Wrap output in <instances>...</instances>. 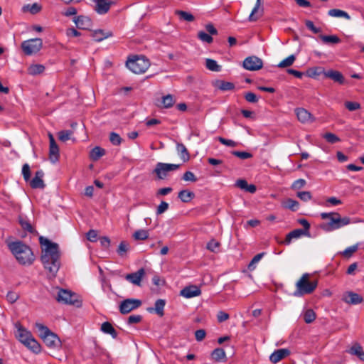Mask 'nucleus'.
<instances>
[{
    "label": "nucleus",
    "instance_id": "obj_28",
    "mask_svg": "<svg viewBox=\"0 0 364 364\" xmlns=\"http://www.w3.org/2000/svg\"><path fill=\"white\" fill-rule=\"evenodd\" d=\"M348 353L358 356V358L364 361V351L363 347L359 343H355L348 350Z\"/></svg>",
    "mask_w": 364,
    "mask_h": 364
},
{
    "label": "nucleus",
    "instance_id": "obj_53",
    "mask_svg": "<svg viewBox=\"0 0 364 364\" xmlns=\"http://www.w3.org/2000/svg\"><path fill=\"white\" fill-rule=\"evenodd\" d=\"M345 107L349 111H355L360 108V104L357 102L346 101Z\"/></svg>",
    "mask_w": 364,
    "mask_h": 364
},
{
    "label": "nucleus",
    "instance_id": "obj_1",
    "mask_svg": "<svg viewBox=\"0 0 364 364\" xmlns=\"http://www.w3.org/2000/svg\"><path fill=\"white\" fill-rule=\"evenodd\" d=\"M40 242L46 246V248L42 251L41 257L43 267L52 277H55L60 265L58 245L43 237H40Z\"/></svg>",
    "mask_w": 364,
    "mask_h": 364
},
{
    "label": "nucleus",
    "instance_id": "obj_42",
    "mask_svg": "<svg viewBox=\"0 0 364 364\" xmlns=\"http://www.w3.org/2000/svg\"><path fill=\"white\" fill-rule=\"evenodd\" d=\"M295 60H296L295 55H291L288 56L287 58H285L283 60H282L278 64L277 66L279 68H287V67H289V66H291L294 63Z\"/></svg>",
    "mask_w": 364,
    "mask_h": 364
},
{
    "label": "nucleus",
    "instance_id": "obj_12",
    "mask_svg": "<svg viewBox=\"0 0 364 364\" xmlns=\"http://www.w3.org/2000/svg\"><path fill=\"white\" fill-rule=\"evenodd\" d=\"M263 62L261 58L252 55L246 58L243 61V67L247 70L255 71L261 69Z\"/></svg>",
    "mask_w": 364,
    "mask_h": 364
},
{
    "label": "nucleus",
    "instance_id": "obj_11",
    "mask_svg": "<svg viewBox=\"0 0 364 364\" xmlns=\"http://www.w3.org/2000/svg\"><path fill=\"white\" fill-rule=\"evenodd\" d=\"M76 294L72 293L70 291L60 289L58 290L56 300L65 304H75L77 301L76 299Z\"/></svg>",
    "mask_w": 364,
    "mask_h": 364
},
{
    "label": "nucleus",
    "instance_id": "obj_59",
    "mask_svg": "<svg viewBox=\"0 0 364 364\" xmlns=\"http://www.w3.org/2000/svg\"><path fill=\"white\" fill-rule=\"evenodd\" d=\"M305 25L307 27V28L311 31L314 33H318L321 31V28L316 27L313 21L310 20H306Z\"/></svg>",
    "mask_w": 364,
    "mask_h": 364
},
{
    "label": "nucleus",
    "instance_id": "obj_45",
    "mask_svg": "<svg viewBox=\"0 0 364 364\" xmlns=\"http://www.w3.org/2000/svg\"><path fill=\"white\" fill-rule=\"evenodd\" d=\"M133 237L136 240H144L148 238L149 232L146 230H139L134 233Z\"/></svg>",
    "mask_w": 364,
    "mask_h": 364
},
{
    "label": "nucleus",
    "instance_id": "obj_23",
    "mask_svg": "<svg viewBox=\"0 0 364 364\" xmlns=\"http://www.w3.org/2000/svg\"><path fill=\"white\" fill-rule=\"evenodd\" d=\"M74 22L79 29H88L91 26V20L88 17L84 16H78L75 17Z\"/></svg>",
    "mask_w": 364,
    "mask_h": 364
},
{
    "label": "nucleus",
    "instance_id": "obj_14",
    "mask_svg": "<svg viewBox=\"0 0 364 364\" xmlns=\"http://www.w3.org/2000/svg\"><path fill=\"white\" fill-rule=\"evenodd\" d=\"M49 138V159L51 162L55 163L59 159V148L51 133L48 134Z\"/></svg>",
    "mask_w": 364,
    "mask_h": 364
},
{
    "label": "nucleus",
    "instance_id": "obj_38",
    "mask_svg": "<svg viewBox=\"0 0 364 364\" xmlns=\"http://www.w3.org/2000/svg\"><path fill=\"white\" fill-rule=\"evenodd\" d=\"M105 154V151L104 149L100 147V146H95L93 148L90 152V158L96 161L99 159L100 157L104 156Z\"/></svg>",
    "mask_w": 364,
    "mask_h": 364
},
{
    "label": "nucleus",
    "instance_id": "obj_6",
    "mask_svg": "<svg viewBox=\"0 0 364 364\" xmlns=\"http://www.w3.org/2000/svg\"><path fill=\"white\" fill-rule=\"evenodd\" d=\"M40 337L45 344L52 348H57L61 346V341L58 336L53 333L47 326L42 323H36Z\"/></svg>",
    "mask_w": 364,
    "mask_h": 364
},
{
    "label": "nucleus",
    "instance_id": "obj_2",
    "mask_svg": "<svg viewBox=\"0 0 364 364\" xmlns=\"http://www.w3.org/2000/svg\"><path fill=\"white\" fill-rule=\"evenodd\" d=\"M9 250L16 260L23 265H30L34 261L31 249L21 241L10 242L7 244Z\"/></svg>",
    "mask_w": 364,
    "mask_h": 364
},
{
    "label": "nucleus",
    "instance_id": "obj_7",
    "mask_svg": "<svg viewBox=\"0 0 364 364\" xmlns=\"http://www.w3.org/2000/svg\"><path fill=\"white\" fill-rule=\"evenodd\" d=\"M127 67L135 74H142L150 66L149 60L145 56H136L127 61Z\"/></svg>",
    "mask_w": 364,
    "mask_h": 364
},
{
    "label": "nucleus",
    "instance_id": "obj_58",
    "mask_svg": "<svg viewBox=\"0 0 364 364\" xmlns=\"http://www.w3.org/2000/svg\"><path fill=\"white\" fill-rule=\"evenodd\" d=\"M169 205L166 201H161L156 208V215H161L168 209Z\"/></svg>",
    "mask_w": 364,
    "mask_h": 364
},
{
    "label": "nucleus",
    "instance_id": "obj_24",
    "mask_svg": "<svg viewBox=\"0 0 364 364\" xmlns=\"http://www.w3.org/2000/svg\"><path fill=\"white\" fill-rule=\"evenodd\" d=\"M166 305V301L164 299H157L154 304V308H148V311L150 313L156 312L159 316H163L164 314V306Z\"/></svg>",
    "mask_w": 364,
    "mask_h": 364
},
{
    "label": "nucleus",
    "instance_id": "obj_29",
    "mask_svg": "<svg viewBox=\"0 0 364 364\" xmlns=\"http://www.w3.org/2000/svg\"><path fill=\"white\" fill-rule=\"evenodd\" d=\"M176 150H177L178 154L179 155L180 158L184 162L188 161L189 160V159H190L189 153L183 144L177 143Z\"/></svg>",
    "mask_w": 364,
    "mask_h": 364
},
{
    "label": "nucleus",
    "instance_id": "obj_35",
    "mask_svg": "<svg viewBox=\"0 0 364 364\" xmlns=\"http://www.w3.org/2000/svg\"><path fill=\"white\" fill-rule=\"evenodd\" d=\"M326 70H325L322 67H314L309 69L306 72V74L309 77L315 78L321 75H324V73H326Z\"/></svg>",
    "mask_w": 364,
    "mask_h": 364
},
{
    "label": "nucleus",
    "instance_id": "obj_25",
    "mask_svg": "<svg viewBox=\"0 0 364 364\" xmlns=\"http://www.w3.org/2000/svg\"><path fill=\"white\" fill-rule=\"evenodd\" d=\"M213 86L222 91H229L235 89V85L232 82L221 80H215L213 82Z\"/></svg>",
    "mask_w": 364,
    "mask_h": 364
},
{
    "label": "nucleus",
    "instance_id": "obj_56",
    "mask_svg": "<svg viewBox=\"0 0 364 364\" xmlns=\"http://www.w3.org/2000/svg\"><path fill=\"white\" fill-rule=\"evenodd\" d=\"M22 174L26 181H28L31 178L30 166L28 164H25L22 167Z\"/></svg>",
    "mask_w": 364,
    "mask_h": 364
},
{
    "label": "nucleus",
    "instance_id": "obj_22",
    "mask_svg": "<svg viewBox=\"0 0 364 364\" xmlns=\"http://www.w3.org/2000/svg\"><path fill=\"white\" fill-rule=\"evenodd\" d=\"M298 119L302 123H308L312 122L311 114L304 108H297L295 109Z\"/></svg>",
    "mask_w": 364,
    "mask_h": 364
},
{
    "label": "nucleus",
    "instance_id": "obj_19",
    "mask_svg": "<svg viewBox=\"0 0 364 364\" xmlns=\"http://www.w3.org/2000/svg\"><path fill=\"white\" fill-rule=\"evenodd\" d=\"M324 76L327 78H330L335 82H338L340 85L345 83V78L343 74L338 71L332 69L328 70L324 73Z\"/></svg>",
    "mask_w": 364,
    "mask_h": 364
},
{
    "label": "nucleus",
    "instance_id": "obj_61",
    "mask_svg": "<svg viewBox=\"0 0 364 364\" xmlns=\"http://www.w3.org/2000/svg\"><path fill=\"white\" fill-rule=\"evenodd\" d=\"M26 7L32 14H36L41 10V6L38 3H34L32 5L28 4Z\"/></svg>",
    "mask_w": 364,
    "mask_h": 364
},
{
    "label": "nucleus",
    "instance_id": "obj_15",
    "mask_svg": "<svg viewBox=\"0 0 364 364\" xmlns=\"http://www.w3.org/2000/svg\"><path fill=\"white\" fill-rule=\"evenodd\" d=\"M146 272L144 268H140L136 272L127 274L124 276L126 280L131 284L136 286H141L142 278L144 277Z\"/></svg>",
    "mask_w": 364,
    "mask_h": 364
},
{
    "label": "nucleus",
    "instance_id": "obj_34",
    "mask_svg": "<svg viewBox=\"0 0 364 364\" xmlns=\"http://www.w3.org/2000/svg\"><path fill=\"white\" fill-rule=\"evenodd\" d=\"M112 36V33L109 32L107 33H105L102 30H96L92 33V38L97 42H100L104 39Z\"/></svg>",
    "mask_w": 364,
    "mask_h": 364
},
{
    "label": "nucleus",
    "instance_id": "obj_30",
    "mask_svg": "<svg viewBox=\"0 0 364 364\" xmlns=\"http://www.w3.org/2000/svg\"><path fill=\"white\" fill-rule=\"evenodd\" d=\"M178 198L183 203H189L195 197V193L188 190H182L178 193Z\"/></svg>",
    "mask_w": 364,
    "mask_h": 364
},
{
    "label": "nucleus",
    "instance_id": "obj_44",
    "mask_svg": "<svg viewBox=\"0 0 364 364\" xmlns=\"http://www.w3.org/2000/svg\"><path fill=\"white\" fill-rule=\"evenodd\" d=\"M316 319V314L312 309H308L304 314V320L306 323H311Z\"/></svg>",
    "mask_w": 364,
    "mask_h": 364
},
{
    "label": "nucleus",
    "instance_id": "obj_13",
    "mask_svg": "<svg viewBox=\"0 0 364 364\" xmlns=\"http://www.w3.org/2000/svg\"><path fill=\"white\" fill-rule=\"evenodd\" d=\"M95 3L94 10L100 15L107 14L111 6L114 4V1L110 0H91Z\"/></svg>",
    "mask_w": 364,
    "mask_h": 364
},
{
    "label": "nucleus",
    "instance_id": "obj_18",
    "mask_svg": "<svg viewBox=\"0 0 364 364\" xmlns=\"http://www.w3.org/2000/svg\"><path fill=\"white\" fill-rule=\"evenodd\" d=\"M301 236L311 237L310 232H307V231H303L301 229H295L290 232H289L285 238V240L283 242L284 245H289L293 239H298Z\"/></svg>",
    "mask_w": 364,
    "mask_h": 364
},
{
    "label": "nucleus",
    "instance_id": "obj_43",
    "mask_svg": "<svg viewBox=\"0 0 364 364\" xmlns=\"http://www.w3.org/2000/svg\"><path fill=\"white\" fill-rule=\"evenodd\" d=\"M73 132L71 130H62L58 133L60 141L65 142L71 139Z\"/></svg>",
    "mask_w": 364,
    "mask_h": 364
},
{
    "label": "nucleus",
    "instance_id": "obj_48",
    "mask_svg": "<svg viewBox=\"0 0 364 364\" xmlns=\"http://www.w3.org/2000/svg\"><path fill=\"white\" fill-rule=\"evenodd\" d=\"M19 223L21 224V228L24 230H26L31 233H33L35 232V230L33 229V228L32 227V225L28 220L20 218Z\"/></svg>",
    "mask_w": 364,
    "mask_h": 364
},
{
    "label": "nucleus",
    "instance_id": "obj_36",
    "mask_svg": "<svg viewBox=\"0 0 364 364\" xmlns=\"http://www.w3.org/2000/svg\"><path fill=\"white\" fill-rule=\"evenodd\" d=\"M45 66L41 64H33L28 67V72L30 75H36L43 73Z\"/></svg>",
    "mask_w": 364,
    "mask_h": 364
},
{
    "label": "nucleus",
    "instance_id": "obj_60",
    "mask_svg": "<svg viewBox=\"0 0 364 364\" xmlns=\"http://www.w3.org/2000/svg\"><path fill=\"white\" fill-rule=\"evenodd\" d=\"M306 183V182L304 179H297L292 183L291 188L294 190L301 189L305 186Z\"/></svg>",
    "mask_w": 364,
    "mask_h": 364
},
{
    "label": "nucleus",
    "instance_id": "obj_9",
    "mask_svg": "<svg viewBox=\"0 0 364 364\" xmlns=\"http://www.w3.org/2000/svg\"><path fill=\"white\" fill-rule=\"evenodd\" d=\"M43 46V41L41 38H32L24 41L21 43V48L25 54L32 55L38 52Z\"/></svg>",
    "mask_w": 364,
    "mask_h": 364
},
{
    "label": "nucleus",
    "instance_id": "obj_8",
    "mask_svg": "<svg viewBox=\"0 0 364 364\" xmlns=\"http://www.w3.org/2000/svg\"><path fill=\"white\" fill-rule=\"evenodd\" d=\"M179 166L178 164L159 162L153 173L156 175L157 179L164 180L168 176L169 172L177 170Z\"/></svg>",
    "mask_w": 364,
    "mask_h": 364
},
{
    "label": "nucleus",
    "instance_id": "obj_21",
    "mask_svg": "<svg viewBox=\"0 0 364 364\" xmlns=\"http://www.w3.org/2000/svg\"><path fill=\"white\" fill-rule=\"evenodd\" d=\"M290 351L286 348H280L274 351L269 356V360L273 363H277L281 360L288 356Z\"/></svg>",
    "mask_w": 364,
    "mask_h": 364
},
{
    "label": "nucleus",
    "instance_id": "obj_63",
    "mask_svg": "<svg viewBox=\"0 0 364 364\" xmlns=\"http://www.w3.org/2000/svg\"><path fill=\"white\" fill-rule=\"evenodd\" d=\"M220 243L215 240H210L207 244V249L211 252H215V250L219 247Z\"/></svg>",
    "mask_w": 364,
    "mask_h": 364
},
{
    "label": "nucleus",
    "instance_id": "obj_40",
    "mask_svg": "<svg viewBox=\"0 0 364 364\" xmlns=\"http://www.w3.org/2000/svg\"><path fill=\"white\" fill-rule=\"evenodd\" d=\"M205 66L208 70L214 72H219L221 70V67L218 64V63L215 60L210 58L206 59Z\"/></svg>",
    "mask_w": 364,
    "mask_h": 364
},
{
    "label": "nucleus",
    "instance_id": "obj_5",
    "mask_svg": "<svg viewBox=\"0 0 364 364\" xmlns=\"http://www.w3.org/2000/svg\"><path fill=\"white\" fill-rule=\"evenodd\" d=\"M309 274L305 273L296 283V289L293 295L295 296H302L305 294H311L317 287V280L309 281Z\"/></svg>",
    "mask_w": 364,
    "mask_h": 364
},
{
    "label": "nucleus",
    "instance_id": "obj_39",
    "mask_svg": "<svg viewBox=\"0 0 364 364\" xmlns=\"http://www.w3.org/2000/svg\"><path fill=\"white\" fill-rule=\"evenodd\" d=\"M175 14L180 18V19L186 21L191 22L195 19L193 15L187 11L176 10Z\"/></svg>",
    "mask_w": 364,
    "mask_h": 364
},
{
    "label": "nucleus",
    "instance_id": "obj_49",
    "mask_svg": "<svg viewBox=\"0 0 364 364\" xmlns=\"http://www.w3.org/2000/svg\"><path fill=\"white\" fill-rule=\"evenodd\" d=\"M109 141L113 145L119 146L121 144L122 139L118 134L115 132H111L109 134Z\"/></svg>",
    "mask_w": 364,
    "mask_h": 364
},
{
    "label": "nucleus",
    "instance_id": "obj_17",
    "mask_svg": "<svg viewBox=\"0 0 364 364\" xmlns=\"http://www.w3.org/2000/svg\"><path fill=\"white\" fill-rule=\"evenodd\" d=\"M201 290L196 285H190L184 287L180 291V295L185 298H193L200 295Z\"/></svg>",
    "mask_w": 364,
    "mask_h": 364
},
{
    "label": "nucleus",
    "instance_id": "obj_26",
    "mask_svg": "<svg viewBox=\"0 0 364 364\" xmlns=\"http://www.w3.org/2000/svg\"><path fill=\"white\" fill-rule=\"evenodd\" d=\"M175 102L176 99L174 98V96L173 95L168 94L161 97V105L159 106L165 109H168L172 107Z\"/></svg>",
    "mask_w": 364,
    "mask_h": 364
},
{
    "label": "nucleus",
    "instance_id": "obj_32",
    "mask_svg": "<svg viewBox=\"0 0 364 364\" xmlns=\"http://www.w3.org/2000/svg\"><path fill=\"white\" fill-rule=\"evenodd\" d=\"M212 358L217 362L225 360L226 355L223 348H215L211 353Z\"/></svg>",
    "mask_w": 364,
    "mask_h": 364
},
{
    "label": "nucleus",
    "instance_id": "obj_20",
    "mask_svg": "<svg viewBox=\"0 0 364 364\" xmlns=\"http://www.w3.org/2000/svg\"><path fill=\"white\" fill-rule=\"evenodd\" d=\"M44 173L42 170H38L36 172L35 176L30 181V186L32 188H43L45 183L43 180Z\"/></svg>",
    "mask_w": 364,
    "mask_h": 364
},
{
    "label": "nucleus",
    "instance_id": "obj_62",
    "mask_svg": "<svg viewBox=\"0 0 364 364\" xmlns=\"http://www.w3.org/2000/svg\"><path fill=\"white\" fill-rule=\"evenodd\" d=\"M182 179L186 181L191 182H196L197 181V178L196 177L195 174L189 171L184 173Z\"/></svg>",
    "mask_w": 364,
    "mask_h": 364
},
{
    "label": "nucleus",
    "instance_id": "obj_16",
    "mask_svg": "<svg viewBox=\"0 0 364 364\" xmlns=\"http://www.w3.org/2000/svg\"><path fill=\"white\" fill-rule=\"evenodd\" d=\"M342 300L348 304L356 305L361 304L363 301V297L355 292L348 291L343 296Z\"/></svg>",
    "mask_w": 364,
    "mask_h": 364
},
{
    "label": "nucleus",
    "instance_id": "obj_52",
    "mask_svg": "<svg viewBox=\"0 0 364 364\" xmlns=\"http://www.w3.org/2000/svg\"><path fill=\"white\" fill-rule=\"evenodd\" d=\"M323 138L331 144H335L340 141V139L335 134L331 132L326 133Z\"/></svg>",
    "mask_w": 364,
    "mask_h": 364
},
{
    "label": "nucleus",
    "instance_id": "obj_55",
    "mask_svg": "<svg viewBox=\"0 0 364 364\" xmlns=\"http://www.w3.org/2000/svg\"><path fill=\"white\" fill-rule=\"evenodd\" d=\"M245 99L250 103H257L259 100L257 96L252 92H248L245 94Z\"/></svg>",
    "mask_w": 364,
    "mask_h": 364
},
{
    "label": "nucleus",
    "instance_id": "obj_4",
    "mask_svg": "<svg viewBox=\"0 0 364 364\" xmlns=\"http://www.w3.org/2000/svg\"><path fill=\"white\" fill-rule=\"evenodd\" d=\"M16 328L17 329L16 337L19 341V342L23 343L33 353L36 354L39 353L41 350V345L33 338L31 333L19 323L16 324Z\"/></svg>",
    "mask_w": 364,
    "mask_h": 364
},
{
    "label": "nucleus",
    "instance_id": "obj_27",
    "mask_svg": "<svg viewBox=\"0 0 364 364\" xmlns=\"http://www.w3.org/2000/svg\"><path fill=\"white\" fill-rule=\"evenodd\" d=\"M261 1L262 0H257V2L255 4L253 9H252L250 15L249 16L250 21H255L262 16V11H263L262 9H261V11L259 14V9H260L261 4H262Z\"/></svg>",
    "mask_w": 364,
    "mask_h": 364
},
{
    "label": "nucleus",
    "instance_id": "obj_57",
    "mask_svg": "<svg viewBox=\"0 0 364 364\" xmlns=\"http://www.w3.org/2000/svg\"><path fill=\"white\" fill-rule=\"evenodd\" d=\"M218 140L223 145H225L227 146H230V147H235L237 146V142H235V141L233 140H231V139H225V138H223L222 136H219L218 138Z\"/></svg>",
    "mask_w": 364,
    "mask_h": 364
},
{
    "label": "nucleus",
    "instance_id": "obj_33",
    "mask_svg": "<svg viewBox=\"0 0 364 364\" xmlns=\"http://www.w3.org/2000/svg\"><path fill=\"white\" fill-rule=\"evenodd\" d=\"M319 38L322 41V42L326 44H337L341 42V39L337 36L335 35H320Z\"/></svg>",
    "mask_w": 364,
    "mask_h": 364
},
{
    "label": "nucleus",
    "instance_id": "obj_46",
    "mask_svg": "<svg viewBox=\"0 0 364 364\" xmlns=\"http://www.w3.org/2000/svg\"><path fill=\"white\" fill-rule=\"evenodd\" d=\"M265 255L264 252H261L257 255H256L251 260L248 265V268L250 270H253L255 269L256 264H257L260 259L263 257V256Z\"/></svg>",
    "mask_w": 364,
    "mask_h": 364
},
{
    "label": "nucleus",
    "instance_id": "obj_41",
    "mask_svg": "<svg viewBox=\"0 0 364 364\" xmlns=\"http://www.w3.org/2000/svg\"><path fill=\"white\" fill-rule=\"evenodd\" d=\"M129 249V244L125 241H122L118 246L117 252L119 256L124 257V255H126Z\"/></svg>",
    "mask_w": 364,
    "mask_h": 364
},
{
    "label": "nucleus",
    "instance_id": "obj_10",
    "mask_svg": "<svg viewBox=\"0 0 364 364\" xmlns=\"http://www.w3.org/2000/svg\"><path fill=\"white\" fill-rule=\"evenodd\" d=\"M141 301L138 299H127L121 301L119 306V312L122 314H127L132 311L141 306Z\"/></svg>",
    "mask_w": 364,
    "mask_h": 364
},
{
    "label": "nucleus",
    "instance_id": "obj_64",
    "mask_svg": "<svg viewBox=\"0 0 364 364\" xmlns=\"http://www.w3.org/2000/svg\"><path fill=\"white\" fill-rule=\"evenodd\" d=\"M18 299V295L16 292L9 291L6 294V299L11 304L14 303Z\"/></svg>",
    "mask_w": 364,
    "mask_h": 364
},
{
    "label": "nucleus",
    "instance_id": "obj_47",
    "mask_svg": "<svg viewBox=\"0 0 364 364\" xmlns=\"http://www.w3.org/2000/svg\"><path fill=\"white\" fill-rule=\"evenodd\" d=\"M231 154L235 156H237L241 159H251L252 158V154L250 152H247V151H231Z\"/></svg>",
    "mask_w": 364,
    "mask_h": 364
},
{
    "label": "nucleus",
    "instance_id": "obj_54",
    "mask_svg": "<svg viewBox=\"0 0 364 364\" xmlns=\"http://www.w3.org/2000/svg\"><path fill=\"white\" fill-rule=\"evenodd\" d=\"M358 248V245L350 246L342 252V255L346 257H350L357 251Z\"/></svg>",
    "mask_w": 364,
    "mask_h": 364
},
{
    "label": "nucleus",
    "instance_id": "obj_37",
    "mask_svg": "<svg viewBox=\"0 0 364 364\" xmlns=\"http://www.w3.org/2000/svg\"><path fill=\"white\" fill-rule=\"evenodd\" d=\"M283 207L292 211H296L299 208V203L295 200L288 198L283 203Z\"/></svg>",
    "mask_w": 364,
    "mask_h": 364
},
{
    "label": "nucleus",
    "instance_id": "obj_31",
    "mask_svg": "<svg viewBox=\"0 0 364 364\" xmlns=\"http://www.w3.org/2000/svg\"><path fill=\"white\" fill-rule=\"evenodd\" d=\"M328 14L332 17L344 18L347 20H350V16H349V14L346 11L341 10V9H330L328 11Z\"/></svg>",
    "mask_w": 364,
    "mask_h": 364
},
{
    "label": "nucleus",
    "instance_id": "obj_3",
    "mask_svg": "<svg viewBox=\"0 0 364 364\" xmlns=\"http://www.w3.org/2000/svg\"><path fill=\"white\" fill-rule=\"evenodd\" d=\"M321 217L323 220H329L328 223H323L321 225V229L326 232H331L339 229L351 223L350 218H341L340 214L336 212L322 213H321Z\"/></svg>",
    "mask_w": 364,
    "mask_h": 364
},
{
    "label": "nucleus",
    "instance_id": "obj_51",
    "mask_svg": "<svg viewBox=\"0 0 364 364\" xmlns=\"http://www.w3.org/2000/svg\"><path fill=\"white\" fill-rule=\"evenodd\" d=\"M296 196L304 202H307L312 198L311 193L309 191H299L296 193Z\"/></svg>",
    "mask_w": 364,
    "mask_h": 364
},
{
    "label": "nucleus",
    "instance_id": "obj_50",
    "mask_svg": "<svg viewBox=\"0 0 364 364\" xmlns=\"http://www.w3.org/2000/svg\"><path fill=\"white\" fill-rule=\"evenodd\" d=\"M198 37L201 41L205 42L208 43H211L213 41V38H212V36L210 35H209L202 31L198 32Z\"/></svg>",
    "mask_w": 364,
    "mask_h": 364
}]
</instances>
